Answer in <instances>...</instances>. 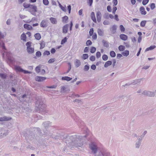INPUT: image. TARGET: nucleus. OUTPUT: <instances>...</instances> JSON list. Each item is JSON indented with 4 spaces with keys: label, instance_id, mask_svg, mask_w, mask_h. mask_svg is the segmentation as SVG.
Wrapping results in <instances>:
<instances>
[{
    "label": "nucleus",
    "instance_id": "f257e3e1",
    "mask_svg": "<svg viewBox=\"0 0 156 156\" xmlns=\"http://www.w3.org/2000/svg\"><path fill=\"white\" fill-rule=\"evenodd\" d=\"M87 136V134L83 136L77 135L72 136L61 135L55 136V138L56 140L59 139L63 140H66L65 142L67 146L70 148H72L74 147H81L83 145V144L80 140L86 138Z\"/></svg>",
    "mask_w": 156,
    "mask_h": 156
},
{
    "label": "nucleus",
    "instance_id": "f03ea898",
    "mask_svg": "<svg viewBox=\"0 0 156 156\" xmlns=\"http://www.w3.org/2000/svg\"><path fill=\"white\" fill-rule=\"evenodd\" d=\"M36 103L35 110L37 112L42 115L46 113L51 114L46 110V105L45 104V100L41 97H37Z\"/></svg>",
    "mask_w": 156,
    "mask_h": 156
},
{
    "label": "nucleus",
    "instance_id": "7ed1b4c3",
    "mask_svg": "<svg viewBox=\"0 0 156 156\" xmlns=\"http://www.w3.org/2000/svg\"><path fill=\"white\" fill-rule=\"evenodd\" d=\"M43 132L44 133L41 132L40 129L39 128H31V130H30L29 133V134L28 137L30 140H32L34 139H37V138H36L37 136L36 135L37 134L40 136H47L48 131L47 130H46L45 132L43 131Z\"/></svg>",
    "mask_w": 156,
    "mask_h": 156
},
{
    "label": "nucleus",
    "instance_id": "20e7f679",
    "mask_svg": "<svg viewBox=\"0 0 156 156\" xmlns=\"http://www.w3.org/2000/svg\"><path fill=\"white\" fill-rule=\"evenodd\" d=\"M23 6L25 8H28V11L31 14L34 16H36V12H37V8L35 5L24 3Z\"/></svg>",
    "mask_w": 156,
    "mask_h": 156
},
{
    "label": "nucleus",
    "instance_id": "39448f33",
    "mask_svg": "<svg viewBox=\"0 0 156 156\" xmlns=\"http://www.w3.org/2000/svg\"><path fill=\"white\" fill-rule=\"evenodd\" d=\"M89 147L93 153L95 154L97 153L98 151V147L94 142H91L89 145Z\"/></svg>",
    "mask_w": 156,
    "mask_h": 156
},
{
    "label": "nucleus",
    "instance_id": "423d86ee",
    "mask_svg": "<svg viewBox=\"0 0 156 156\" xmlns=\"http://www.w3.org/2000/svg\"><path fill=\"white\" fill-rule=\"evenodd\" d=\"M156 93V91H155L152 92L151 91H147L146 90L144 91L143 93H142V94H144L146 95L147 96L149 97H154Z\"/></svg>",
    "mask_w": 156,
    "mask_h": 156
},
{
    "label": "nucleus",
    "instance_id": "0eeeda50",
    "mask_svg": "<svg viewBox=\"0 0 156 156\" xmlns=\"http://www.w3.org/2000/svg\"><path fill=\"white\" fill-rule=\"evenodd\" d=\"M95 156H112L109 152L108 151H103L99 152L98 155Z\"/></svg>",
    "mask_w": 156,
    "mask_h": 156
},
{
    "label": "nucleus",
    "instance_id": "6e6552de",
    "mask_svg": "<svg viewBox=\"0 0 156 156\" xmlns=\"http://www.w3.org/2000/svg\"><path fill=\"white\" fill-rule=\"evenodd\" d=\"M12 118L10 117H8L6 116H4L0 117V121L3 122L5 121H8L11 120Z\"/></svg>",
    "mask_w": 156,
    "mask_h": 156
},
{
    "label": "nucleus",
    "instance_id": "1a4fd4ad",
    "mask_svg": "<svg viewBox=\"0 0 156 156\" xmlns=\"http://www.w3.org/2000/svg\"><path fill=\"white\" fill-rule=\"evenodd\" d=\"M78 126H79L80 127V128H81V129L84 128L85 124H84V122L80 119H78Z\"/></svg>",
    "mask_w": 156,
    "mask_h": 156
},
{
    "label": "nucleus",
    "instance_id": "9d476101",
    "mask_svg": "<svg viewBox=\"0 0 156 156\" xmlns=\"http://www.w3.org/2000/svg\"><path fill=\"white\" fill-rule=\"evenodd\" d=\"M51 122L49 121L43 122L42 124L43 125L46 129L48 127L51 126Z\"/></svg>",
    "mask_w": 156,
    "mask_h": 156
},
{
    "label": "nucleus",
    "instance_id": "9b49d317",
    "mask_svg": "<svg viewBox=\"0 0 156 156\" xmlns=\"http://www.w3.org/2000/svg\"><path fill=\"white\" fill-rule=\"evenodd\" d=\"M46 79V78L44 77L37 76L35 77L36 81L38 82H41Z\"/></svg>",
    "mask_w": 156,
    "mask_h": 156
},
{
    "label": "nucleus",
    "instance_id": "f8f14e48",
    "mask_svg": "<svg viewBox=\"0 0 156 156\" xmlns=\"http://www.w3.org/2000/svg\"><path fill=\"white\" fill-rule=\"evenodd\" d=\"M142 79H139L133 80L132 81V82H131L132 85H135L136 84H140L141 83V81Z\"/></svg>",
    "mask_w": 156,
    "mask_h": 156
},
{
    "label": "nucleus",
    "instance_id": "ddd939ff",
    "mask_svg": "<svg viewBox=\"0 0 156 156\" xmlns=\"http://www.w3.org/2000/svg\"><path fill=\"white\" fill-rule=\"evenodd\" d=\"M47 21L45 20H42L40 23L41 27L42 28H45L47 27Z\"/></svg>",
    "mask_w": 156,
    "mask_h": 156
},
{
    "label": "nucleus",
    "instance_id": "4468645a",
    "mask_svg": "<svg viewBox=\"0 0 156 156\" xmlns=\"http://www.w3.org/2000/svg\"><path fill=\"white\" fill-rule=\"evenodd\" d=\"M96 16L97 20L99 23L100 22L101 20V14L100 11H98L96 13Z\"/></svg>",
    "mask_w": 156,
    "mask_h": 156
},
{
    "label": "nucleus",
    "instance_id": "2eb2a0df",
    "mask_svg": "<svg viewBox=\"0 0 156 156\" xmlns=\"http://www.w3.org/2000/svg\"><path fill=\"white\" fill-rule=\"evenodd\" d=\"M18 82L17 80L16 79L13 80L11 79L10 81L9 82L10 84H11L12 86H14L17 84Z\"/></svg>",
    "mask_w": 156,
    "mask_h": 156
},
{
    "label": "nucleus",
    "instance_id": "dca6fc26",
    "mask_svg": "<svg viewBox=\"0 0 156 156\" xmlns=\"http://www.w3.org/2000/svg\"><path fill=\"white\" fill-rule=\"evenodd\" d=\"M69 25L66 24L65 25L62 27V33L66 34L67 33L68 31Z\"/></svg>",
    "mask_w": 156,
    "mask_h": 156
},
{
    "label": "nucleus",
    "instance_id": "f3484780",
    "mask_svg": "<svg viewBox=\"0 0 156 156\" xmlns=\"http://www.w3.org/2000/svg\"><path fill=\"white\" fill-rule=\"evenodd\" d=\"M140 11L142 15H145L147 14V12L145 10L143 6H141L140 8Z\"/></svg>",
    "mask_w": 156,
    "mask_h": 156
},
{
    "label": "nucleus",
    "instance_id": "a211bd4d",
    "mask_svg": "<svg viewBox=\"0 0 156 156\" xmlns=\"http://www.w3.org/2000/svg\"><path fill=\"white\" fill-rule=\"evenodd\" d=\"M23 27L27 30H32L33 29V27L31 25L27 24H24Z\"/></svg>",
    "mask_w": 156,
    "mask_h": 156
},
{
    "label": "nucleus",
    "instance_id": "6ab92c4d",
    "mask_svg": "<svg viewBox=\"0 0 156 156\" xmlns=\"http://www.w3.org/2000/svg\"><path fill=\"white\" fill-rule=\"evenodd\" d=\"M120 38L123 41H126L128 39L127 36L124 34H121L119 35Z\"/></svg>",
    "mask_w": 156,
    "mask_h": 156
},
{
    "label": "nucleus",
    "instance_id": "aec40b11",
    "mask_svg": "<svg viewBox=\"0 0 156 156\" xmlns=\"http://www.w3.org/2000/svg\"><path fill=\"white\" fill-rule=\"evenodd\" d=\"M102 42L103 44V45L104 47H106L107 48L109 47V44L108 42L104 40H103L102 41Z\"/></svg>",
    "mask_w": 156,
    "mask_h": 156
},
{
    "label": "nucleus",
    "instance_id": "412c9836",
    "mask_svg": "<svg viewBox=\"0 0 156 156\" xmlns=\"http://www.w3.org/2000/svg\"><path fill=\"white\" fill-rule=\"evenodd\" d=\"M15 68L16 71L19 72H22L23 69L19 66H16Z\"/></svg>",
    "mask_w": 156,
    "mask_h": 156
},
{
    "label": "nucleus",
    "instance_id": "4be33fe9",
    "mask_svg": "<svg viewBox=\"0 0 156 156\" xmlns=\"http://www.w3.org/2000/svg\"><path fill=\"white\" fill-rule=\"evenodd\" d=\"M72 78L68 76H65L62 77V80H66L67 81H69L72 80Z\"/></svg>",
    "mask_w": 156,
    "mask_h": 156
},
{
    "label": "nucleus",
    "instance_id": "5701e85b",
    "mask_svg": "<svg viewBox=\"0 0 156 156\" xmlns=\"http://www.w3.org/2000/svg\"><path fill=\"white\" fill-rule=\"evenodd\" d=\"M91 18L94 23L96 22V19L95 17L94 13V12H91L90 15Z\"/></svg>",
    "mask_w": 156,
    "mask_h": 156
},
{
    "label": "nucleus",
    "instance_id": "b1692460",
    "mask_svg": "<svg viewBox=\"0 0 156 156\" xmlns=\"http://www.w3.org/2000/svg\"><path fill=\"white\" fill-rule=\"evenodd\" d=\"M34 36L35 39L37 40H39L41 38V35L39 33H36L34 34Z\"/></svg>",
    "mask_w": 156,
    "mask_h": 156
},
{
    "label": "nucleus",
    "instance_id": "393cba45",
    "mask_svg": "<svg viewBox=\"0 0 156 156\" xmlns=\"http://www.w3.org/2000/svg\"><path fill=\"white\" fill-rule=\"evenodd\" d=\"M27 50L28 53L29 54H32L34 52V48L29 47L28 48H27Z\"/></svg>",
    "mask_w": 156,
    "mask_h": 156
},
{
    "label": "nucleus",
    "instance_id": "a878e982",
    "mask_svg": "<svg viewBox=\"0 0 156 156\" xmlns=\"http://www.w3.org/2000/svg\"><path fill=\"white\" fill-rule=\"evenodd\" d=\"M156 48V46L154 45H151L149 47L147 48L145 50V52L148 51L150 50H151Z\"/></svg>",
    "mask_w": 156,
    "mask_h": 156
},
{
    "label": "nucleus",
    "instance_id": "bb28decb",
    "mask_svg": "<svg viewBox=\"0 0 156 156\" xmlns=\"http://www.w3.org/2000/svg\"><path fill=\"white\" fill-rule=\"evenodd\" d=\"M21 39L24 41H27V37L24 33H23L21 36Z\"/></svg>",
    "mask_w": 156,
    "mask_h": 156
},
{
    "label": "nucleus",
    "instance_id": "cd10ccee",
    "mask_svg": "<svg viewBox=\"0 0 156 156\" xmlns=\"http://www.w3.org/2000/svg\"><path fill=\"white\" fill-rule=\"evenodd\" d=\"M75 64L76 67H79L81 65V62L80 60L76 59L75 62Z\"/></svg>",
    "mask_w": 156,
    "mask_h": 156
},
{
    "label": "nucleus",
    "instance_id": "c85d7f7f",
    "mask_svg": "<svg viewBox=\"0 0 156 156\" xmlns=\"http://www.w3.org/2000/svg\"><path fill=\"white\" fill-rule=\"evenodd\" d=\"M112 63V62L111 61H108L105 63L104 65V67L105 68H107L108 66L111 65Z\"/></svg>",
    "mask_w": 156,
    "mask_h": 156
},
{
    "label": "nucleus",
    "instance_id": "c756f323",
    "mask_svg": "<svg viewBox=\"0 0 156 156\" xmlns=\"http://www.w3.org/2000/svg\"><path fill=\"white\" fill-rule=\"evenodd\" d=\"M50 20L51 22L53 24H56L57 23V21L55 18L51 17Z\"/></svg>",
    "mask_w": 156,
    "mask_h": 156
},
{
    "label": "nucleus",
    "instance_id": "7c9ffc66",
    "mask_svg": "<svg viewBox=\"0 0 156 156\" xmlns=\"http://www.w3.org/2000/svg\"><path fill=\"white\" fill-rule=\"evenodd\" d=\"M122 54L126 57L129 54V51L128 50H125L122 52Z\"/></svg>",
    "mask_w": 156,
    "mask_h": 156
},
{
    "label": "nucleus",
    "instance_id": "2f4dec72",
    "mask_svg": "<svg viewBox=\"0 0 156 156\" xmlns=\"http://www.w3.org/2000/svg\"><path fill=\"white\" fill-rule=\"evenodd\" d=\"M7 75L5 73H0V77L3 79H5L7 77Z\"/></svg>",
    "mask_w": 156,
    "mask_h": 156
},
{
    "label": "nucleus",
    "instance_id": "473e14b6",
    "mask_svg": "<svg viewBox=\"0 0 156 156\" xmlns=\"http://www.w3.org/2000/svg\"><path fill=\"white\" fill-rule=\"evenodd\" d=\"M98 33L99 35L101 36H103L104 32L101 29H98Z\"/></svg>",
    "mask_w": 156,
    "mask_h": 156
},
{
    "label": "nucleus",
    "instance_id": "72a5a7b5",
    "mask_svg": "<svg viewBox=\"0 0 156 156\" xmlns=\"http://www.w3.org/2000/svg\"><path fill=\"white\" fill-rule=\"evenodd\" d=\"M118 49L120 51H123L125 50V46L123 45H120L119 46Z\"/></svg>",
    "mask_w": 156,
    "mask_h": 156
},
{
    "label": "nucleus",
    "instance_id": "f704fd0d",
    "mask_svg": "<svg viewBox=\"0 0 156 156\" xmlns=\"http://www.w3.org/2000/svg\"><path fill=\"white\" fill-rule=\"evenodd\" d=\"M141 142L136 141L135 144V147L136 148H139L141 145Z\"/></svg>",
    "mask_w": 156,
    "mask_h": 156
},
{
    "label": "nucleus",
    "instance_id": "c9c22d12",
    "mask_svg": "<svg viewBox=\"0 0 156 156\" xmlns=\"http://www.w3.org/2000/svg\"><path fill=\"white\" fill-rule=\"evenodd\" d=\"M68 17L67 16H65L62 18V21L64 23H66L67 21L68 20Z\"/></svg>",
    "mask_w": 156,
    "mask_h": 156
},
{
    "label": "nucleus",
    "instance_id": "e433bc0d",
    "mask_svg": "<svg viewBox=\"0 0 156 156\" xmlns=\"http://www.w3.org/2000/svg\"><path fill=\"white\" fill-rule=\"evenodd\" d=\"M110 55L111 57L114 58L116 56V53L114 51H111L110 52Z\"/></svg>",
    "mask_w": 156,
    "mask_h": 156
},
{
    "label": "nucleus",
    "instance_id": "4c0bfd02",
    "mask_svg": "<svg viewBox=\"0 0 156 156\" xmlns=\"http://www.w3.org/2000/svg\"><path fill=\"white\" fill-rule=\"evenodd\" d=\"M96 51V48L94 47H91L90 49V52L91 53H94Z\"/></svg>",
    "mask_w": 156,
    "mask_h": 156
},
{
    "label": "nucleus",
    "instance_id": "58836bf2",
    "mask_svg": "<svg viewBox=\"0 0 156 156\" xmlns=\"http://www.w3.org/2000/svg\"><path fill=\"white\" fill-rule=\"evenodd\" d=\"M146 21L145 20L142 21L140 23V26L142 27H144L146 25Z\"/></svg>",
    "mask_w": 156,
    "mask_h": 156
},
{
    "label": "nucleus",
    "instance_id": "ea45409f",
    "mask_svg": "<svg viewBox=\"0 0 156 156\" xmlns=\"http://www.w3.org/2000/svg\"><path fill=\"white\" fill-rule=\"evenodd\" d=\"M90 68V66L89 65H86L84 66V70L85 71H87Z\"/></svg>",
    "mask_w": 156,
    "mask_h": 156
},
{
    "label": "nucleus",
    "instance_id": "a19ab883",
    "mask_svg": "<svg viewBox=\"0 0 156 156\" xmlns=\"http://www.w3.org/2000/svg\"><path fill=\"white\" fill-rule=\"evenodd\" d=\"M88 57V55L87 54H84L82 56V58L84 60H85Z\"/></svg>",
    "mask_w": 156,
    "mask_h": 156
},
{
    "label": "nucleus",
    "instance_id": "79ce46f5",
    "mask_svg": "<svg viewBox=\"0 0 156 156\" xmlns=\"http://www.w3.org/2000/svg\"><path fill=\"white\" fill-rule=\"evenodd\" d=\"M67 38L66 37H64L61 41V44H64L67 41Z\"/></svg>",
    "mask_w": 156,
    "mask_h": 156
},
{
    "label": "nucleus",
    "instance_id": "37998d69",
    "mask_svg": "<svg viewBox=\"0 0 156 156\" xmlns=\"http://www.w3.org/2000/svg\"><path fill=\"white\" fill-rule=\"evenodd\" d=\"M108 56L107 55L104 54L102 56V59L104 61H106L108 60Z\"/></svg>",
    "mask_w": 156,
    "mask_h": 156
},
{
    "label": "nucleus",
    "instance_id": "c03bdc74",
    "mask_svg": "<svg viewBox=\"0 0 156 156\" xmlns=\"http://www.w3.org/2000/svg\"><path fill=\"white\" fill-rule=\"evenodd\" d=\"M40 44V45H41L40 49H42L45 47V43L43 41H42V42H41Z\"/></svg>",
    "mask_w": 156,
    "mask_h": 156
},
{
    "label": "nucleus",
    "instance_id": "a18cd8bd",
    "mask_svg": "<svg viewBox=\"0 0 156 156\" xmlns=\"http://www.w3.org/2000/svg\"><path fill=\"white\" fill-rule=\"evenodd\" d=\"M112 31L113 32V34H114L116 32V26L115 25H114L112 27Z\"/></svg>",
    "mask_w": 156,
    "mask_h": 156
},
{
    "label": "nucleus",
    "instance_id": "49530a36",
    "mask_svg": "<svg viewBox=\"0 0 156 156\" xmlns=\"http://www.w3.org/2000/svg\"><path fill=\"white\" fill-rule=\"evenodd\" d=\"M119 28L121 31L122 32H124L125 30V28L122 25H120Z\"/></svg>",
    "mask_w": 156,
    "mask_h": 156
},
{
    "label": "nucleus",
    "instance_id": "de8ad7c7",
    "mask_svg": "<svg viewBox=\"0 0 156 156\" xmlns=\"http://www.w3.org/2000/svg\"><path fill=\"white\" fill-rule=\"evenodd\" d=\"M31 44L32 42L31 41H28L27 42L26 44V45L27 46V48L28 49L30 47Z\"/></svg>",
    "mask_w": 156,
    "mask_h": 156
},
{
    "label": "nucleus",
    "instance_id": "09e8293b",
    "mask_svg": "<svg viewBox=\"0 0 156 156\" xmlns=\"http://www.w3.org/2000/svg\"><path fill=\"white\" fill-rule=\"evenodd\" d=\"M50 53L49 51H46L44 52L43 54V56H45V55H50Z\"/></svg>",
    "mask_w": 156,
    "mask_h": 156
},
{
    "label": "nucleus",
    "instance_id": "8fccbe9b",
    "mask_svg": "<svg viewBox=\"0 0 156 156\" xmlns=\"http://www.w3.org/2000/svg\"><path fill=\"white\" fill-rule=\"evenodd\" d=\"M151 9V10L154 9L155 7V4L154 3H151L150 5Z\"/></svg>",
    "mask_w": 156,
    "mask_h": 156
},
{
    "label": "nucleus",
    "instance_id": "3c124183",
    "mask_svg": "<svg viewBox=\"0 0 156 156\" xmlns=\"http://www.w3.org/2000/svg\"><path fill=\"white\" fill-rule=\"evenodd\" d=\"M92 43V41L90 40H88L86 42V45L87 46H89L91 45Z\"/></svg>",
    "mask_w": 156,
    "mask_h": 156
},
{
    "label": "nucleus",
    "instance_id": "603ef678",
    "mask_svg": "<svg viewBox=\"0 0 156 156\" xmlns=\"http://www.w3.org/2000/svg\"><path fill=\"white\" fill-rule=\"evenodd\" d=\"M36 55L37 57H40L41 55V53L40 51H38L36 53Z\"/></svg>",
    "mask_w": 156,
    "mask_h": 156
},
{
    "label": "nucleus",
    "instance_id": "864d4df0",
    "mask_svg": "<svg viewBox=\"0 0 156 156\" xmlns=\"http://www.w3.org/2000/svg\"><path fill=\"white\" fill-rule=\"evenodd\" d=\"M43 4L45 5H48L49 3L48 0H43Z\"/></svg>",
    "mask_w": 156,
    "mask_h": 156
},
{
    "label": "nucleus",
    "instance_id": "5fc2aeb1",
    "mask_svg": "<svg viewBox=\"0 0 156 156\" xmlns=\"http://www.w3.org/2000/svg\"><path fill=\"white\" fill-rule=\"evenodd\" d=\"M55 61V58H52L50 59L48 62V63H51Z\"/></svg>",
    "mask_w": 156,
    "mask_h": 156
},
{
    "label": "nucleus",
    "instance_id": "6e6d98bb",
    "mask_svg": "<svg viewBox=\"0 0 156 156\" xmlns=\"http://www.w3.org/2000/svg\"><path fill=\"white\" fill-rule=\"evenodd\" d=\"M149 0H143L142 1V4L143 5H147L149 2Z\"/></svg>",
    "mask_w": 156,
    "mask_h": 156
},
{
    "label": "nucleus",
    "instance_id": "4d7b16f0",
    "mask_svg": "<svg viewBox=\"0 0 156 156\" xmlns=\"http://www.w3.org/2000/svg\"><path fill=\"white\" fill-rule=\"evenodd\" d=\"M90 60L91 61H94L95 60V57L94 55H91L90 58Z\"/></svg>",
    "mask_w": 156,
    "mask_h": 156
},
{
    "label": "nucleus",
    "instance_id": "13d9d810",
    "mask_svg": "<svg viewBox=\"0 0 156 156\" xmlns=\"http://www.w3.org/2000/svg\"><path fill=\"white\" fill-rule=\"evenodd\" d=\"M94 32V29L93 28L90 29V30L89 31V34L90 36H91L93 35Z\"/></svg>",
    "mask_w": 156,
    "mask_h": 156
},
{
    "label": "nucleus",
    "instance_id": "bf43d9fd",
    "mask_svg": "<svg viewBox=\"0 0 156 156\" xmlns=\"http://www.w3.org/2000/svg\"><path fill=\"white\" fill-rule=\"evenodd\" d=\"M40 68L39 66H37L35 68V70L36 73H38L40 71Z\"/></svg>",
    "mask_w": 156,
    "mask_h": 156
},
{
    "label": "nucleus",
    "instance_id": "052dcab7",
    "mask_svg": "<svg viewBox=\"0 0 156 156\" xmlns=\"http://www.w3.org/2000/svg\"><path fill=\"white\" fill-rule=\"evenodd\" d=\"M22 73L25 74H29L31 73V72L30 71H29L25 70L24 69H23Z\"/></svg>",
    "mask_w": 156,
    "mask_h": 156
},
{
    "label": "nucleus",
    "instance_id": "680f3d73",
    "mask_svg": "<svg viewBox=\"0 0 156 156\" xmlns=\"http://www.w3.org/2000/svg\"><path fill=\"white\" fill-rule=\"evenodd\" d=\"M101 56V54L100 52L98 51L96 53V57L97 58H99Z\"/></svg>",
    "mask_w": 156,
    "mask_h": 156
},
{
    "label": "nucleus",
    "instance_id": "e2e57ef3",
    "mask_svg": "<svg viewBox=\"0 0 156 156\" xmlns=\"http://www.w3.org/2000/svg\"><path fill=\"white\" fill-rule=\"evenodd\" d=\"M67 9L69 13L70 14L71 12V7L70 5H68L67 7Z\"/></svg>",
    "mask_w": 156,
    "mask_h": 156
},
{
    "label": "nucleus",
    "instance_id": "0e129e2a",
    "mask_svg": "<svg viewBox=\"0 0 156 156\" xmlns=\"http://www.w3.org/2000/svg\"><path fill=\"white\" fill-rule=\"evenodd\" d=\"M112 2L113 4V6L116 5L118 4L117 0H113Z\"/></svg>",
    "mask_w": 156,
    "mask_h": 156
},
{
    "label": "nucleus",
    "instance_id": "69168bd1",
    "mask_svg": "<svg viewBox=\"0 0 156 156\" xmlns=\"http://www.w3.org/2000/svg\"><path fill=\"white\" fill-rule=\"evenodd\" d=\"M93 2V0H88L87 3L89 4L90 6L92 5Z\"/></svg>",
    "mask_w": 156,
    "mask_h": 156
},
{
    "label": "nucleus",
    "instance_id": "338daca9",
    "mask_svg": "<svg viewBox=\"0 0 156 156\" xmlns=\"http://www.w3.org/2000/svg\"><path fill=\"white\" fill-rule=\"evenodd\" d=\"M104 17L105 19H108L109 18V14L108 13H105L104 15Z\"/></svg>",
    "mask_w": 156,
    "mask_h": 156
},
{
    "label": "nucleus",
    "instance_id": "774afa93",
    "mask_svg": "<svg viewBox=\"0 0 156 156\" xmlns=\"http://www.w3.org/2000/svg\"><path fill=\"white\" fill-rule=\"evenodd\" d=\"M90 68L91 69L95 70L96 68V66L94 64H93L91 66Z\"/></svg>",
    "mask_w": 156,
    "mask_h": 156
}]
</instances>
